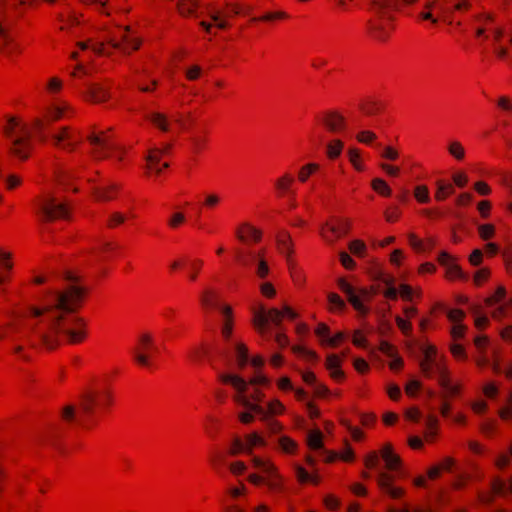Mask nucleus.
<instances>
[{
  "label": "nucleus",
  "instance_id": "f257e3e1",
  "mask_svg": "<svg viewBox=\"0 0 512 512\" xmlns=\"http://www.w3.org/2000/svg\"><path fill=\"white\" fill-rule=\"evenodd\" d=\"M64 278L71 284L62 291H49L42 307L30 309L31 317L27 323L32 334L49 349L62 342L78 344L86 336L84 321L73 314L85 291L76 285L78 277L73 273L65 272Z\"/></svg>",
  "mask_w": 512,
  "mask_h": 512
},
{
  "label": "nucleus",
  "instance_id": "f03ea898",
  "mask_svg": "<svg viewBox=\"0 0 512 512\" xmlns=\"http://www.w3.org/2000/svg\"><path fill=\"white\" fill-rule=\"evenodd\" d=\"M219 378L224 383H230L237 391L238 395L234 397V400L251 411H254L257 415L267 421V429L269 433L276 434L281 430V425L278 421L269 418L270 414H278L284 410V406L278 400H273L268 403L267 409L257 403H251V401L244 395V392L248 389V383L237 375L221 374Z\"/></svg>",
  "mask_w": 512,
  "mask_h": 512
},
{
  "label": "nucleus",
  "instance_id": "7ed1b4c3",
  "mask_svg": "<svg viewBox=\"0 0 512 512\" xmlns=\"http://www.w3.org/2000/svg\"><path fill=\"white\" fill-rule=\"evenodd\" d=\"M416 0H370L369 10L372 17L368 20L367 26L370 34L378 40H386L390 33V22L393 20V11L399 8L400 4H411Z\"/></svg>",
  "mask_w": 512,
  "mask_h": 512
},
{
  "label": "nucleus",
  "instance_id": "20e7f679",
  "mask_svg": "<svg viewBox=\"0 0 512 512\" xmlns=\"http://www.w3.org/2000/svg\"><path fill=\"white\" fill-rule=\"evenodd\" d=\"M2 130L9 141L10 153L19 159H27L30 151V128L19 119L9 117Z\"/></svg>",
  "mask_w": 512,
  "mask_h": 512
},
{
  "label": "nucleus",
  "instance_id": "39448f33",
  "mask_svg": "<svg viewBox=\"0 0 512 512\" xmlns=\"http://www.w3.org/2000/svg\"><path fill=\"white\" fill-rule=\"evenodd\" d=\"M468 7L467 0H431L427 1L419 18L437 24L439 20L451 23L450 16L454 10H463Z\"/></svg>",
  "mask_w": 512,
  "mask_h": 512
},
{
  "label": "nucleus",
  "instance_id": "423d86ee",
  "mask_svg": "<svg viewBox=\"0 0 512 512\" xmlns=\"http://www.w3.org/2000/svg\"><path fill=\"white\" fill-rule=\"evenodd\" d=\"M37 211L43 221H53L58 218H68V204L58 201L53 195H49L37 204Z\"/></svg>",
  "mask_w": 512,
  "mask_h": 512
},
{
  "label": "nucleus",
  "instance_id": "0eeeda50",
  "mask_svg": "<svg viewBox=\"0 0 512 512\" xmlns=\"http://www.w3.org/2000/svg\"><path fill=\"white\" fill-rule=\"evenodd\" d=\"M485 305L494 319L507 317L512 308V298L506 297V290L499 286L495 293L485 299Z\"/></svg>",
  "mask_w": 512,
  "mask_h": 512
},
{
  "label": "nucleus",
  "instance_id": "6e6552de",
  "mask_svg": "<svg viewBox=\"0 0 512 512\" xmlns=\"http://www.w3.org/2000/svg\"><path fill=\"white\" fill-rule=\"evenodd\" d=\"M0 2L5 10L4 14H6V10L24 7L32 3L33 0H0ZM11 25L12 21L8 15H3V18L0 19V47L8 46L13 42V34L10 30Z\"/></svg>",
  "mask_w": 512,
  "mask_h": 512
},
{
  "label": "nucleus",
  "instance_id": "1a4fd4ad",
  "mask_svg": "<svg viewBox=\"0 0 512 512\" xmlns=\"http://www.w3.org/2000/svg\"><path fill=\"white\" fill-rule=\"evenodd\" d=\"M380 457L384 460L388 470L397 471L400 468L401 459L393 452L392 446L390 444L384 445L380 454L375 451L369 453L365 458L366 467L375 468L379 463Z\"/></svg>",
  "mask_w": 512,
  "mask_h": 512
},
{
  "label": "nucleus",
  "instance_id": "9d476101",
  "mask_svg": "<svg viewBox=\"0 0 512 512\" xmlns=\"http://www.w3.org/2000/svg\"><path fill=\"white\" fill-rule=\"evenodd\" d=\"M251 464L266 475L265 484L272 491H280L282 489V479L277 473L276 467L268 460L258 456H252Z\"/></svg>",
  "mask_w": 512,
  "mask_h": 512
},
{
  "label": "nucleus",
  "instance_id": "9b49d317",
  "mask_svg": "<svg viewBox=\"0 0 512 512\" xmlns=\"http://www.w3.org/2000/svg\"><path fill=\"white\" fill-rule=\"evenodd\" d=\"M283 318V313L281 310L277 308H272L270 310H266L264 307H260L259 310L254 311V325L257 330L264 334L266 325L271 322L276 326L281 324Z\"/></svg>",
  "mask_w": 512,
  "mask_h": 512
},
{
  "label": "nucleus",
  "instance_id": "f8f14e48",
  "mask_svg": "<svg viewBox=\"0 0 512 512\" xmlns=\"http://www.w3.org/2000/svg\"><path fill=\"white\" fill-rule=\"evenodd\" d=\"M435 364L434 374L438 375V382L442 376H449L446 367L436 359V350L434 347H428L424 351V358L420 363L421 370L427 377H431L430 364Z\"/></svg>",
  "mask_w": 512,
  "mask_h": 512
},
{
  "label": "nucleus",
  "instance_id": "ddd939ff",
  "mask_svg": "<svg viewBox=\"0 0 512 512\" xmlns=\"http://www.w3.org/2000/svg\"><path fill=\"white\" fill-rule=\"evenodd\" d=\"M200 302L205 308L219 309L223 316L232 315V309L228 305H221L219 302V292L210 286L204 287L200 294Z\"/></svg>",
  "mask_w": 512,
  "mask_h": 512
},
{
  "label": "nucleus",
  "instance_id": "4468645a",
  "mask_svg": "<svg viewBox=\"0 0 512 512\" xmlns=\"http://www.w3.org/2000/svg\"><path fill=\"white\" fill-rule=\"evenodd\" d=\"M88 140L94 146L92 154L95 159H103L107 157V152L109 150H114L117 148L116 145L110 141L109 137L103 131L98 134L92 133L88 136Z\"/></svg>",
  "mask_w": 512,
  "mask_h": 512
},
{
  "label": "nucleus",
  "instance_id": "2eb2a0df",
  "mask_svg": "<svg viewBox=\"0 0 512 512\" xmlns=\"http://www.w3.org/2000/svg\"><path fill=\"white\" fill-rule=\"evenodd\" d=\"M139 343L140 347H136L132 351L133 359L139 365L149 367L151 366V357L146 354L145 351H149L153 348L152 336L148 333H143L139 337Z\"/></svg>",
  "mask_w": 512,
  "mask_h": 512
},
{
  "label": "nucleus",
  "instance_id": "dca6fc26",
  "mask_svg": "<svg viewBox=\"0 0 512 512\" xmlns=\"http://www.w3.org/2000/svg\"><path fill=\"white\" fill-rule=\"evenodd\" d=\"M129 29L122 32L119 39L117 37H111L106 42L111 45L112 48L120 50L122 53H129L132 50L139 48L140 42L138 39L131 38L127 33Z\"/></svg>",
  "mask_w": 512,
  "mask_h": 512
},
{
  "label": "nucleus",
  "instance_id": "f3484780",
  "mask_svg": "<svg viewBox=\"0 0 512 512\" xmlns=\"http://www.w3.org/2000/svg\"><path fill=\"white\" fill-rule=\"evenodd\" d=\"M110 395L108 393H103L100 396H96L94 394H84L81 398V409L84 414L92 415L94 413V407L105 406L110 403Z\"/></svg>",
  "mask_w": 512,
  "mask_h": 512
},
{
  "label": "nucleus",
  "instance_id": "a211bd4d",
  "mask_svg": "<svg viewBox=\"0 0 512 512\" xmlns=\"http://www.w3.org/2000/svg\"><path fill=\"white\" fill-rule=\"evenodd\" d=\"M393 475L380 471L377 474L376 481L380 490L391 498H399L403 494L401 488L393 486Z\"/></svg>",
  "mask_w": 512,
  "mask_h": 512
},
{
  "label": "nucleus",
  "instance_id": "6ab92c4d",
  "mask_svg": "<svg viewBox=\"0 0 512 512\" xmlns=\"http://www.w3.org/2000/svg\"><path fill=\"white\" fill-rule=\"evenodd\" d=\"M51 138L56 146H60L64 143L63 148L69 150H73L81 140L80 136L72 133L69 127H63L59 132L53 133Z\"/></svg>",
  "mask_w": 512,
  "mask_h": 512
},
{
  "label": "nucleus",
  "instance_id": "aec40b11",
  "mask_svg": "<svg viewBox=\"0 0 512 512\" xmlns=\"http://www.w3.org/2000/svg\"><path fill=\"white\" fill-rule=\"evenodd\" d=\"M170 149V145H167L165 148H153L150 149L147 156V168L151 171H154L156 174H159L162 171V168H167L169 166L168 163H163L162 167L158 165L160 157L165 154Z\"/></svg>",
  "mask_w": 512,
  "mask_h": 512
},
{
  "label": "nucleus",
  "instance_id": "412c9836",
  "mask_svg": "<svg viewBox=\"0 0 512 512\" xmlns=\"http://www.w3.org/2000/svg\"><path fill=\"white\" fill-rule=\"evenodd\" d=\"M339 288L343 293L346 294L348 301L352 304V306L361 314L367 313V308L362 303L359 296L355 294L354 288L344 279L339 280Z\"/></svg>",
  "mask_w": 512,
  "mask_h": 512
},
{
  "label": "nucleus",
  "instance_id": "4be33fe9",
  "mask_svg": "<svg viewBox=\"0 0 512 512\" xmlns=\"http://www.w3.org/2000/svg\"><path fill=\"white\" fill-rule=\"evenodd\" d=\"M320 121L330 132L334 133L345 127V118L335 111L325 113Z\"/></svg>",
  "mask_w": 512,
  "mask_h": 512
},
{
  "label": "nucleus",
  "instance_id": "5701e85b",
  "mask_svg": "<svg viewBox=\"0 0 512 512\" xmlns=\"http://www.w3.org/2000/svg\"><path fill=\"white\" fill-rule=\"evenodd\" d=\"M439 263L446 268L447 275L451 278L462 277V271L455 259L447 252H441L438 256Z\"/></svg>",
  "mask_w": 512,
  "mask_h": 512
},
{
  "label": "nucleus",
  "instance_id": "b1692460",
  "mask_svg": "<svg viewBox=\"0 0 512 512\" xmlns=\"http://www.w3.org/2000/svg\"><path fill=\"white\" fill-rule=\"evenodd\" d=\"M506 493H512V478L509 483H505L501 480H495L491 486V493L482 494L480 499L483 503H489L492 498V494L504 495Z\"/></svg>",
  "mask_w": 512,
  "mask_h": 512
},
{
  "label": "nucleus",
  "instance_id": "393cba45",
  "mask_svg": "<svg viewBox=\"0 0 512 512\" xmlns=\"http://www.w3.org/2000/svg\"><path fill=\"white\" fill-rule=\"evenodd\" d=\"M86 93L87 97L95 103L103 102L109 97L106 87L101 83H88Z\"/></svg>",
  "mask_w": 512,
  "mask_h": 512
},
{
  "label": "nucleus",
  "instance_id": "a878e982",
  "mask_svg": "<svg viewBox=\"0 0 512 512\" xmlns=\"http://www.w3.org/2000/svg\"><path fill=\"white\" fill-rule=\"evenodd\" d=\"M326 368L329 370L330 375L335 380L344 378V372L341 370V358L336 354H329L325 363Z\"/></svg>",
  "mask_w": 512,
  "mask_h": 512
},
{
  "label": "nucleus",
  "instance_id": "bb28decb",
  "mask_svg": "<svg viewBox=\"0 0 512 512\" xmlns=\"http://www.w3.org/2000/svg\"><path fill=\"white\" fill-rule=\"evenodd\" d=\"M276 241L279 251L286 256L287 262L291 266L292 241L290 235L286 231H281L277 234Z\"/></svg>",
  "mask_w": 512,
  "mask_h": 512
},
{
  "label": "nucleus",
  "instance_id": "cd10ccee",
  "mask_svg": "<svg viewBox=\"0 0 512 512\" xmlns=\"http://www.w3.org/2000/svg\"><path fill=\"white\" fill-rule=\"evenodd\" d=\"M237 237L239 240L246 242L248 238H251L253 241L258 242L261 239V231L251 226L248 223L242 224L239 229L236 231Z\"/></svg>",
  "mask_w": 512,
  "mask_h": 512
},
{
  "label": "nucleus",
  "instance_id": "c85d7f7f",
  "mask_svg": "<svg viewBox=\"0 0 512 512\" xmlns=\"http://www.w3.org/2000/svg\"><path fill=\"white\" fill-rule=\"evenodd\" d=\"M294 182V178L290 174H285L275 182V187L280 195L289 194L291 196V207L295 208L294 194L290 192V186Z\"/></svg>",
  "mask_w": 512,
  "mask_h": 512
},
{
  "label": "nucleus",
  "instance_id": "c756f323",
  "mask_svg": "<svg viewBox=\"0 0 512 512\" xmlns=\"http://www.w3.org/2000/svg\"><path fill=\"white\" fill-rule=\"evenodd\" d=\"M146 119L163 132L170 130L168 117L160 112H150L145 115Z\"/></svg>",
  "mask_w": 512,
  "mask_h": 512
},
{
  "label": "nucleus",
  "instance_id": "7c9ffc66",
  "mask_svg": "<svg viewBox=\"0 0 512 512\" xmlns=\"http://www.w3.org/2000/svg\"><path fill=\"white\" fill-rule=\"evenodd\" d=\"M244 443L246 446V454L252 455L253 448L258 446H265L266 440L263 436L254 432L246 436Z\"/></svg>",
  "mask_w": 512,
  "mask_h": 512
},
{
  "label": "nucleus",
  "instance_id": "2f4dec72",
  "mask_svg": "<svg viewBox=\"0 0 512 512\" xmlns=\"http://www.w3.org/2000/svg\"><path fill=\"white\" fill-rule=\"evenodd\" d=\"M117 189L116 184H108L104 187L94 188V195L98 200L108 201L113 199V191Z\"/></svg>",
  "mask_w": 512,
  "mask_h": 512
},
{
  "label": "nucleus",
  "instance_id": "473e14b6",
  "mask_svg": "<svg viewBox=\"0 0 512 512\" xmlns=\"http://www.w3.org/2000/svg\"><path fill=\"white\" fill-rule=\"evenodd\" d=\"M379 279L387 286V289L383 292L384 296L388 299L395 300L398 297V290L393 286L394 279L384 274L379 275Z\"/></svg>",
  "mask_w": 512,
  "mask_h": 512
},
{
  "label": "nucleus",
  "instance_id": "72a5a7b5",
  "mask_svg": "<svg viewBox=\"0 0 512 512\" xmlns=\"http://www.w3.org/2000/svg\"><path fill=\"white\" fill-rule=\"evenodd\" d=\"M197 6V0H178L177 2V9L182 16L194 15Z\"/></svg>",
  "mask_w": 512,
  "mask_h": 512
},
{
  "label": "nucleus",
  "instance_id": "f704fd0d",
  "mask_svg": "<svg viewBox=\"0 0 512 512\" xmlns=\"http://www.w3.org/2000/svg\"><path fill=\"white\" fill-rule=\"evenodd\" d=\"M233 348L235 350L236 359L239 367L243 368L249 361V355L247 347L242 343H234Z\"/></svg>",
  "mask_w": 512,
  "mask_h": 512
},
{
  "label": "nucleus",
  "instance_id": "c9c22d12",
  "mask_svg": "<svg viewBox=\"0 0 512 512\" xmlns=\"http://www.w3.org/2000/svg\"><path fill=\"white\" fill-rule=\"evenodd\" d=\"M437 191L435 194V198L439 201L444 200L448 195L454 193V187L452 184L445 183L442 180H438L436 182Z\"/></svg>",
  "mask_w": 512,
  "mask_h": 512
},
{
  "label": "nucleus",
  "instance_id": "e433bc0d",
  "mask_svg": "<svg viewBox=\"0 0 512 512\" xmlns=\"http://www.w3.org/2000/svg\"><path fill=\"white\" fill-rule=\"evenodd\" d=\"M470 310L474 316V322L477 328H484L488 323L487 316L482 312V308L479 305H471Z\"/></svg>",
  "mask_w": 512,
  "mask_h": 512
},
{
  "label": "nucleus",
  "instance_id": "4c0bfd02",
  "mask_svg": "<svg viewBox=\"0 0 512 512\" xmlns=\"http://www.w3.org/2000/svg\"><path fill=\"white\" fill-rule=\"evenodd\" d=\"M323 435L319 430H315L308 435V445L313 450H323Z\"/></svg>",
  "mask_w": 512,
  "mask_h": 512
},
{
  "label": "nucleus",
  "instance_id": "58836bf2",
  "mask_svg": "<svg viewBox=\"0 0 512 512\" xmlns=\"http://www.w3.org/2000/svg\"><path fill=\"white\" fill-rule=\"evenodd\" d=\"M343 146H344L343 142L338 139H335V140L331 141L330 143H328V145H327L328 157L331 159L337 158L341 154Z\"/></svg>",
  "mask_w": 512,
  "mask_h": 512
},
{
  "label": "nucleus",
  "instance_id": "ea45409f",
  "mask_svg": "<svg viewBox=\"0 0 512 512\" xmlns=\"http://www.w3.org/2000/svg\"><path fill=\"white\" fill-rule=\"evenodd\" d=\"M77 46L82 50L91 48V50L97 55H109V53L106 52L104 48V42H99L92 45H90L88 42H78Z\"/></svg>",
  "mask_w": 512,
  "mask_h": 512
},
{
  "label": "nucleus",
  "instance_id": "a19ab883",
  "mask_svg": "<svg viewBox=\"0 0 512 512\" xmlns=\"http://www.w3.org/2000/svg\"><path fill=\"white\" fill-rule=\"evenodd\" d=\"M319 168V165L316 163H309L301 167L298 178L301 182H306L310 175L316 172Z\"/></svg>",
  "mask_w": 512,
  "mask_h": 512
},
{
  "label": "nucleus",
  "instance_id": "79ce46f5",
  "mask_svg": "<svg viewBox=\"0 0 512 512\" xmlns=\"http://www.w3.org/2000/svg\"><path fill=\"white\" fill-rule=\"evenodd\" d=\"M372 187L373 189L384 196H390L391 195V189L388 186V184L380 178H376L372 181Z\"/></svg>",
  "mask_w": 512,
  "mask_h": 512
},
{
  "label": "nucleus",
  "instance_id": "37998d69",
  "mask_svg": "<svg viewBox=\"0 0 512 512\" xmlns=\"http://www.w3.org/2000/svg\"><path fill=\"white\" fill-rule=\"evenodd\" d=\"M449 153L457 160H462L465 155V151L461 143L453 141L448 146Z\"/></svg>",
  "mask_w": 512,
  "mask_h": 512
},
{
  "label": "nucleus",
  "instance_id": "c03bdc74",
  "mask_svg": "<svg viewBox=\"0 0 512 512\" xmlns=\"http://www.w3.org/2000/svg\"><path fill=\"white\" fill-rule=\"evenodd\" d=\"M439 385L450 395L459 393V386L452 384L449 376H442Z\"/></svg>",
  "mask_w": 512,
  "mask_h": 512
},
{
  "label": "nucleus",
  "instance_id": "a18cd8bd",
  "mask_svg": "<svg viewBox=\"0 0 512 512\" xmlns=\"http://www.w3.org/2000/svg\"><path fill=\"white\" fill-rule=\"evenodd\" d=\"M414 196L420 203H428L430 201L429 190L424 185H420L415 188Z\"/></svg>",
  "mask_w": 512,
  "mask_h": 512
},
{
  "label": "nucleus",
  "instance_id": "49530a36",
  "mask_svg": "<svg viewBox=\"0 0 512 512\" xmlns=\"http://www.w3.org/2000/svg\"><path fill=\"white\" fill-rule=\"evenodd\" d=\"M241 452L246 453L245 443L239 437H235L232 441V446L229 450V454L238 455Z\"/></svg>",
  "mask_w": 512,
  "mask_h": 512
},
{
  "label": "nucleus",
  "instance_id": "de8ad7c7",
  "mask_svg": "<svg viewBox=\"0 0 512 512\" xmlns=\"http://www.w3.org/2000/svg\"><path fill=\"white\" fill-rule=\"evenodd\" d=\"M315 334L320 338L321 343L325 345L330 335V329L326 324L320 323L315 330Z\"/></svg>",
  "mask_w": 512,
  "mask_h": 512
},
{
  "label": "nucleus",
  "instance_id": "09e8293b",
  "mask_svg": "<svg viewBox=\"0 0 512 512\" xmlns=\"http://www.w3.org/2000/svg\"><path fill=\"white\" fill-rule=\"evenodd\" d=\"M278 441L282 450L287 453H291L296 447L295 442L286 436H281Z\"/></svg>",
  "mask_w": 512,
  "mask_h": 512
},
{
  "label": "nucleus",
  "instance_id": "8fccbe9b",
  "mask_svg": "<svg viewBox=\"0 0 512 512\" xmlns=\"http://www.w3.org/2000/svg\"><path fill=\"white\" fill-rule=\"evenodd\" d=\"M349 249L354 255L362 256L366 249V246H365L364 242H362L360 240H354V241L350 242Z\"/></svg>",
  "mask_w": 512,
  "mask_h": 512
},
{
  "label": "nucleus",
  "instance_id": "3c124183",
  "mask_svg": "<svg viewBox=\"0 0 512 512\" xmlns=\"http://www.w3.org/2000/svg\"><path fill=\"white\" fill-rule=\"evenodd\" d=\"M229 469L233 475L240 476L246 471L247 466L242 461H235L229 464Z\"/></svg>",
  "mask_w": 512,
  "mask_h": 512
},
{
  "label": "nucleus",
  "instance_id": "603ef678",
  "mask_svg": "<svg viewBox=\"0 0 512 512\" xmlns=\"http://www.w3.org/2000/svg\"><path fill=\"white\" fill-rule=\"evenodd\" d=\"M293 351L294 353L298 354V355H301L307 359H311V360H315L317 359V355L315 352L305 348V347H302V346H294L293 348Z\"/></svg>",
  "mask_w": 512,
  "mask_h": 512
},
{
  "label": "nucleus",
  "instance_id": "864d4df0",
  "mask_svg": "<svg viewBox=\"0 0 512 512\" xmlns=\"http://www.w3.org/2000/svg\"><path fill=\"white\" fill-rule=\"evenodd\" d=\"M374 139H376L375 133L368 130L361 131L357 135V140L365 144L371 143Z\"/></svg>",
  "mask_w": 512,
  "mask_h": 512
},
{
  "label": "nucleus",
  "instance_id": "5fc2aeb1",
  "mask_svg": "<svg viewBox=\"0 0 512 512\" xmlns=\"http://www.w3.org/2000/svg\"><path fill=\"white\" fill-rule=\"evenodd\" d=\"M184 221H185V215L182 212H176L169 219L168 225L171 228H177Z\"/></svg>",
  "mask_w": 512,
  "mask_h": 512
},
{
  "label": "nucleus",
  "instance_id": "6e6d98bb",
  "mask_svg": "<svg viewBox=\"0 0 512 512\" xmlns=\"http://www.w3.org/2000/svg\"><path fill=\"white\" fill-rule=\"evenodd\" d=\"M220 203V196L216 193H209L205 196L204 205L207 208H214Z\"/></svg>",
  "mask_w": 512,
  "mask_h": 512
},
{
  "label": "nucleus",
  "instance_id": "4d7b16f0",
  "mask_svg": "<svg viewBox=\"0 0 512 512\" xmlns=\"http://www.w3.org/2000/svg\"><path fill=\"white\" fill-rule=\"evenodd\" d=\"M450 349H451V353L453 354V356L455 358H457L459 360L466 359L467 355H466V352L462 345L454 343L451 345Z\"/></svg>",
  "mask_w": 512,
  "mask_h": 512
},
{
  "label": "nucleus",
  "instance_id": "13d9d810",
  "mask_svg": "<svg viewBox=\"0 0 512 512\" xmlns=\"http://www.w3.org/2000/svg\"><path fill=\"white\" fill-rule=\"evenodd\" d=\"M209 16L219 29H226L228 27L227 21L222 19L219 12H211Z\"/></svg>",
  "mask_w": 512,
  "mask_h": 512
},
{
  "label": "nucleus",
  "instance_id": "bf43d9fd",
  "mask_svg": "<svg viewBox=\"0 0 512 512\" xmlns=\"http://www.w3.org/2000/svg\"><path fill=\"white\" fill-rule=\"evenodd\" d=\"M478 230L480 236L485 240L491 238L494 234V227L490 224L480 225Z\"/></svg>",
  "mask_w": 512,
  "mask_h": 512
},
{
  "label": "nucleus",
  "instance_id": "052dcab7",
  "mask_svg": "<svg viewBox=\"0 0 512 512\" xmlns=\"http://www.w3.org/2000/svg\"><path fill=\"white\" fill-rule=\"evenodd\" d=\"M348 156H349L350 162L353 164L355 169L362 170V165L359 162V157H360L359 151L357 149H350L348 151Z\"/></svg>",
  "mask_w": 512,
  "mask_h": 512
},
{
  "label": "nucleus",
  "instance_id": "680f3d73",
  "mask_svg": "<svg viewBox=\"0 0 512 512\" xmlns=\"http://www.w3.org/2000/svg\"><path fill=\"white\" fill-rule=\"evenodd\" d=\"M125 221V216L122 213L114 212L110 215L108 219V226L114 227L116 225L122 224Z\"/></svg>",
  "mask_w": 512,
  "mask_h": 512
},
{
  "label": "nucleus",
  "instance_id": "e2e57ef3",
  "mask_svg": "<svg viewBox=\"0 0 512 512\" xmlns=\"http://www.w3.org/2000/svg\"><path fill=\"white\" fill-rule=\"evenodd\" d=\"M409 244L417 251L425 250L424 243L415 234L411 233L408 235Z\"/></svg>",
  "mask_w": 512,
  "mask_h": 512
},
{
  "label": "nucleus",
  "instance_id": "0e129e2a",
  "mask_svg": "<svg viewBox=\"0 0 512 512\" xmlns=\"http://www.w3.org/2000/svg\"><path fill=\"white\" fill-rule=\"evenodd\" d=\"M344 338L345 334L343 332H338L334 336L329 335L325 345L329 347H336Z\"/></svg>",
  "mask_w": 512,
  "mask_h": 512
},
{
  "label": "nucleus",
  "instance_id": "69168bd1",
  "mask_svg": "<svg viewBox=\"0 0 512 512\" xmlns=\"http://www.w3.org/2000/svg\"><path fill=\"white\" fill-rule=\"evenodd\" d=\"M202 265H203V262H202L201 260H199V259L194 260V261H192V262L190 263V269H191V272H190V274H189V279H190L191 281H195V280H196V278H197V273H198V271L201 269Z\"/></svg>",
  "mask_w": 512,
  "mask_h": 512
},
{
  "label": "nucleus",
  "instance_id": "338daca9",
  "mask_svg": "<svg viewBox=\"0 0 512 512\" xmlns=\"http://www.w3.org/2000/svg\"><path fill=\"white\" fill-rule=\"evenodd\" d=\"M328 300L335 309L341 310L345 307V302L335 293L329 294Z\"/></svg>",
  "mask_w": 512,
  "mask_h": 512
},
{
  "label": "nucleus",
  "instance_id": "774afa93",
  "mask_svg": "<svg viewBox=\"0 0 512 512\" xmlns=\"http://www.w3.org/2000/svg\"><path fill=\"white\" fill-rule=\"evenodd\" d=\"M256 273L260 278H265L269 273L268 265L262 258H259Z\"/></svg>",
  "mask_w": 512,
  "mask_h": 512
}]
</instances>
